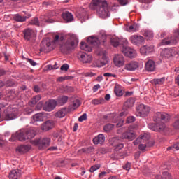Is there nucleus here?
<instances>
[{
	"instance_id": "0eeeda50",
	"label": "nucleus",
	"mask_w": 179,
	"mask_h": 179,
	"mask_svg": "<svg viewBox=\"0 0 179 179\" xmlns=\"http://www.w3.org/2000/svg\"><path fill=\"white\" fill-rule=\"evenodd\" d=\"M76 44H78L76 38H74L73 41H67L65 44L61 45L60 51H62L63 54H66V52H68V51H71Z\"/></svg>"
},
{
	"instance_id": "052dcab7",
	"label": "nucleus",
	"mask_w": 179,
	"mask_h": 179,
	"mask_svg": "<svg viewBox=\"0 0 179 179\" xmlns=\"http://www.w3.org/2000/svg\"><path fill=\"white\" fill-rule=\"evenodd\" d=\"M117 2H119L120 5L125 6L128 3V0H117Z\"/></svg>"
},
{
	"instance_id": "e2e57ef3",
	"label": "nucleus",
	"mask_w": 179,
	"mask_h": 179,
	"mask_svg": "<svg viewBox=\"0 0 179 179\" xmlns=\"http://www.w3.org/2000/svg\"><path fill=\"white\" fill-rule=\"evenodd\" d=\"M106 174H107V173H106V171L101 172L99 174V178H104V177H106Z\"/></svg>"
},
{
	"instance_id": "bb28decb",
	"label": "nucleus",
	"mask_w": 179,
	"mask_h": 179,
	"mask_svg": "<svg viewBox=\"0 0 179 179\" xmlns=\"http://www.w3.org/2000/svg\"><path fill=\"white\" fill-rule=\"evenodd\" d=\"M62 18L64 20H65V22H66V23H68L73 20V15L68 11H66L62 13Z\"/></svg>"
},
{
	"instance_id": "c756f323",
	"label": "nucleus",
	"mask_w": 179,
	"mask_h": 179,
	"mask_svg": "<svg viewBox=\"0 0 179 179\" xmlns=\"http://www.w3.org/2000/svg\"><path fill=\"white\" fill-rule=\"evenodd\" d=\"M32 119L34 122H37L38 121H44V114L41 113H36L33 116Z\"/></svg>"
},
{
	"instance_id": "dca6fc26",
	"label": "nucleus",
	"mask_w": 179,
	"mask_h": 179,
	"mask_svg": "<svg viewBox=\"0 0 179 179\" xmlns=\"http://www.w3.org/2000/svg\"><path fill=\"white\" fill-rule=\"evenodd\" d=\"M54 127H55V122L54 120H49L45 122L43 124H42L41 129H42V131H45V132H47V131L52 129Z\"/></svg>"
},
{
	"instance_id": "c03bdc74",
	"label": "nucleus",
	"mask_w": 179,
	"mask_h": 179,
	"mask_svg": "<svg viewBox=\"0 0 179 179\" xmlns=\"http://www.w3.org/2000/svg\"><path fill=\"white\" fill-rule=\"evenodd\" d=\"M93 150H94V148H93V147H89L87 148H83L81 150V152H83V153H92Z\"/></svg>"
},
{
	"instance_id": "9b49d317",
	"label": "nucleus",
	"mask_w": 179,
	"mask_h": 179,
	"mask_svg": "<svg viewBox=\"0 0 179 179\" xmlns=\"http://www.w3.org/2000/svg\"><path fill=\"white\" fill-rule=\"evenodd\" d=\"M129 40L131 44L137 45L138 47H139V45H143L145 43V38L139 35H132L130 36Z\"/></svg>"
},
{
	"instance_id": "603ef678",
	"label": "nucleus",
	"mask_w": 179,
	"mask_h": 179,
	"mask_svg": "<svg viewBox=\"0 0 179 179\" xmlns=\"http://www.w3.org/2000/svg\"><path fill=\"white\" fill-rule=\"evenodd\" d=\"M163 177L165 179H173L171 178V175L169 172H163Z\"/></svg>"
},
{
	"instance_id": "e433bc0d",
	"label": "nucleus",
	"mask_w": 179,
	"mask_h": 179,
	"mask_svg": "<svg viewBox=\"0 0 179 179\" xmlns=\"http://www.w3.org/2000/svg\"><path fill=\"white\" fill-rule=\"evenodd\" d=\"M110 43L113 47H118L120 45V38L116 36H113L110 38Z\"/></svg>"
},
{
	"instance_id": "f704fd0d",
	"label": "nucleus",
	"mask_w": 179,
	"mask_h": 179,
	"mask_svg": "<svg viewBox=\"0 0 179 179\" xmlns=\"http://www.w3.org/2000/svg\"><path fill=\"white\" fill-rule=\"evenodd\" d=\"M115 93L116 96L118 97L122 96L124 94V92H122V88L120 85L115 86Z\"/></svg>"
},
{
	"instance_id": "bf43d9fd",
	"label": "nucleus",
	"mask_w": 179,
	"mask_h": 179,
	"mask_svg": "<svg viewBox=\"0 0 179 179\" xmlns=\"http://www.w3.org/2000/svg\"><path fill=\"white\" fill-rule=\"evenodd\" d=\"M173 125L176 129H179V120H177L176 121H175Z\"/></svg>"
},
{
	"instance_id": "72a5a7b5",
	"label": "nucleus",
	"mask_w": 179,
	"mask_h": 179,
	"mask_svg": "<svg viewBox=\"0 0 179 179\" xmlns=\"http://www.w3.org/2000/svg\"><path fill=\"white\" fill-rule=\"evenodd\" d=\"M134 104H135V100H134L132 98H130L124 102V106L126 107V108H131V107H134Z\"/></svg>"
},
{
	"instance_id": "6ab92c4d",
	"label": "nucleus",
	"mask_w": 179,
	"mask_h": 179,
	"mask_svg": "<svg viewBox=\"0 0 179 179\" xmlns=\"http://www.w3.org/2000/svg\"><path fill=\"white\" fill-rule=\"evenodd\" d=\"M110 142H111L110 145L115 147V152H118L124 148L123 143H117V142H118V137H115L112 138Z\"/></svg>"
},
{
	"instance_id": "20e7f679",
	"label": "nucleus",
	"mask_w": 179,
	"mask_h": 179,
	"mask_svg": "<svg viewBox=\"0 0 179 179\" xmlns=\"http://www.w3.org/2000/svg\"><path fill=\"white\" fill-rule=\"evenodd\" d=\"M34 136H36V131H34V129H21L17 131L15 134H13L10 141L12 142L18 139V141L21 142H24V141H30L31 138H34Z\"/></svg>"
},
{
	"instance_id": "c85d7f7f",
	"label": "nucleus",
	"mask_w": 179,
	"mask_h": 179,
	"mask_svg": "<svg viewBox=\"0 0 179 179\" xmlns=\"http://www.w3.org/2000/svg\"><path fill=\"white\" fill-rule=\"evenodd\" d=\"M166 81V78L164 77L162 78H155L151 81L152 85H154V86H157L160 85H163L164 82Z\"/></svg>"
},
{
	"instance_id": "5701e85b",
	"label": "nucleus",
	"mask_w": 179,
	"mask_h": 179,
	"mask_svg": "<svg viewBox=\"0 0 179 179\" xmlns=\"http://www.w3.org/2000/svg\"><path fill=\"white\" fill-rule=\"evenodd\" d=\"M17 117V115L16 114V110H13L8 113H5L4 115V120L6 121H10V120H15Z\"/></svg>"
},
{
	"instance_id": "5fc2aeb1",
	"label": "nucleus",
	"mask_w": 179,
	"mask_h": 179,
	"mask_svg": "<svg viewBox=\"0 0 179 179\" xmlns=\"http://www.w3.org/2000/svg\"><path fill=\"white\" fill-rule=\"evenodd\" d=\"M123 169L124 170H127V171H129V170H131V163H126V164L123 166Z\"/></svg>"
},
{
	"instance_id": "f8f14e48",
	"label": "nucleus",
	"mask_w": 179,
	"mask_h": 179,
	"mask_svg": "<svg viewBox=\"0 0 179 179\" xmlns=\"http://www.w3.org/2000/svg\"><path fill=\"white\" fill-rule=\"evenodd\" d=\"M122 52L129 58H135L136 57V51L129 46H123Z\"/></svg>"
},
{
	"instance_id": "58836bf2",
	"label": "nucleus",
	"mask_w": 179,
	"mask_h": 179,
	"mask_svg": "<svg viewBox=\"0 0 179 179\" xmlns=\"http://www.w3.org/2000/svg\"><path fill=\"white\" fill-rule=\"evenodd\" d=\"M103 103L104 99L103 98L95 99L92 101V104H94V106H99V104H103Z\"/></svg>"
},
{
	"instance_id": "680f3d73",
	"label": "nucleus",
	"mask_w": 179,
	"mask_h": 179,
	"mask_svg": "<svg viewBox=\"0 0 179 179\" xmlns=\"http://www.w3.org/2000/svg\"><path fill=\"white\" fill-rule=\"evenodd\" d=\"M85 76H87V77L89 76L90 78H93V76H96V73H92V72L86 73Z\"/></svg>"
},
{
	"instance_id": "a211bd4d",
	"label": "nucleus",
	"mask_w": 179,
	"mask_h": 179,
	"mask_svg": "<svg viewBox=\"0 0 179 179\" xmlns=\"http://www.w3.org/2000/svg\"><path fill=\"white\" fill-rule=\"evenodd\" d=\"M139 68V63L137 62H130L124 65V69L126 71H136Z\"/></svg>"
},
{
	"instance_id": "de8ad7c7",
	"label": "nucleus",
	"mask_w": 179,
	"mask_h": 179,
	"mask_svg": "<svg viewBox=\"0 0 179 179\" xmlns=\"http://www.w3.org/2000/svg\"><path fill=\"white\" fill-rule=\"evenodd\" d=\"M41 45H45L48 48L51 45V43L48 39H43L41 42Z\"/></svg>"
},
{
	"instance_id": "393cba45",
	"label": "nucleus",
	"mask_w": 179,
	"mask_h": 179,
	"mask_svg": "<svg viewBox=\"0 0 179 179\" xmlns=\"http://www.w3.org/2000/svg\"><path fill=\"white\" fill-rule=\"evenodd\" d=\"M126 115H128L127 111L120 113V117H118L117 123L116 124V127L117 128H120L122 125H124V119L122 118V117H126Z\"/></svg>"
},
{
	"instance_id": "0e129e2a",
	"label": "nucleus",
	"mask_w": 179,
	"mask_h": 179,
	"mask_svg": "<svg viewBox=\"0 0 179 179\" xmlns=\"http://www.w3.org/2000/svg\"><path fill=\"white\" fill-rule=\"evenodd\" d=\"M139 2L142 3H150V2H153V0H139Z\"/></svg>"
},
{
	"instance_id": "2f4dec72",
	"label": "nucleus",
	"mask_w": 179,
	"mask_h": 179,
	"mask_svg": "<svg viewBox=\"0 0 179 179\" xmlns=\"http://www.w3.org/2000/svg\"><path fill=\"white\" fill-rule=\"evenodd\" d=\"M40 100H41V96L36 95L32 98V99L31 100V101L29 103V105L31 107H33L34 106H36V104H37V103H38V101H40Z\"/></svg>"
},
{
	"instance_id": "423d86ee",
	"label": "nucleus",
	"mask_w": 179,
	"mask_h": 179,
	"mask_svg": "<svg viewBox=\"0 0 179 179\" xmlns=\"http://www.w3.org/2000/svg\"><path fill=\"white\" fill-rule=\"evenodd\" d=\"M50 143L51 139L47 137L30 140V143H31V145H34V146H38V149H45V148H48Z\"/></svg>"
},
{
	"instance_id": "7ed1b4c3",
	"label": "nucleus",
	"mask_w": 179,
	"mask_h": 179,
	"mask_svg": "<svg viewBox=\"0 0 179 179\" xmlns=\"http://www.w3.org/2000/svg\"><path fill=\"white\" fill-rule=\"evenodd\" d=\"M106 40L107 36L106 35H101L99 38L91 36L87 38V43L85 42L80 43V48L83 51L92 52V47H99L101 43H106Z\"/></svg>"
},
{
	"instance_id": "ddd939ff",
	"label": "nucleus",
	"mask_w": 179,
	"mask_h": 179,
	"mask_svg": "<svg viewBox=\"0 0 179 179\" xmlns=\"http://www.w3.org/2000/svg\"><path fill=\"white\" fill-rule=\"evenodd\" d=\"M113 63L115 64V66L121 68V66H123L124 64H125L124 56L120 54L115 55L113 57Z\"/></svg>"
},
{
	"instance_id": "a878e982",
	"label": "nucleus",
	"mask_w": 179,
	"mask_h": 179,
	"mask_svg": "<svg viewBox=\"0 0 179 179\" xmlns=\"http://www.w3.org/2000/svg\"><path fill=\"white\" fill-rule=\"evenodd\" d=\"M66 113H68V109L63 108L55 113V117H56V118H64V117L66 115Z\"/></svg>"
},
{
	"instance_id": "8fccbe9b",
	"label": "nucleus",
	"mask_w": 179,
	"mask_h": 179,
	"mask_svg": "<svg viewBox=\"0 0 179 179\" xmlns=\"http://www.w3.org/2000/svg\"><path fill=\"white\" fill-rule=\"evenodd\" d=\"M87 115H86V113H84L83 115H81L79 118H78V121L80 122H83V121H85V120H87Z\"/></svg>"
},
{
	"instance_id": "774afa93",
	"label": "nucleus",
	"mask_w": 179,
	"mask_h": 179,
	"mask_svg": "<svg viewBox=\"0 0 179 179\" xmlns=\"http://www.w3.org/2000/svg\"><path fill=\"white\" fill-rule=\"evenodd\" d=\"M175 83H176V85H178V86H179V75L175 79Z\"/></svg>"
},
{
	"instance_id": "f257e3e1",
	"label": "nucleus",
	"mask_w": 179,
	"mask_h": 179,
	"mask_svg": "<svg viewBox=\"0 0 179 179\" xmlns=\"http://www.w3.org/2000/svg\"><path fill=\"white\" fill-rule=\"evenodd\" d=\"M153 120L155 123L148 124L149 129L155 131V132H163L164 134L169 131V128L162 121H164V122L170 121V115L164 112H157L154 115Z\"/></svg>"
},
{
	"instance_id": "49530a36",
	"label": "nucleus",
	"mask_w": 179,
	"mask_h": 179,
	"mask_svg": "<svg viewBox=\"0 0 179 179\" xmlns=\"http://www.w3.org/2000/svg\"><path fill=\"white\" fill-rule=\"evenodd\" d=\"M99 168L100 164L94 165L91 166V168L90 169V173H94V171H96V170H99Z\"/></svg>"
},
{
	"instance_id": "4be33fe9",
	"label": "nucleus",
	"mask_w": 179,
	"mask_h": 179,
	"mask_svg": "<svg viewBox=\"0 0 179 179\" xmlns=\"http://www.w3.org/2000/svg\"><path fill=\"white\" fill-rule=\"evenodd\" d=\"M20 176H22V171L20 169H14L10 171L9 173L10 179H18L20 178Z\"/></svg>"
},
{
	"instance_id": "3c124183",
	"label": "nucleus",
	"mask_w": 179,
	"mask_h": 179,
	"mask_svg": "<svg viewBox=\"0 0 179 179\" xmlns=\"http://www.w3.org/2000/svg\"><path fill=\"white\" fill-rule=\"evenodd\" d=\"M134 121H135V117L134 116H130L127 119V124H131V122H134Z\"/></svg>"
},
{
	"instance_id": "864d4df0",
	"label": "nucleus",
	"mask_w": 179,
	"mask_h": 179,
	"mask_svg": "<svg viewBox=\"0 0 179 179\" xmlns=\"http://www.w3.org/2000/svg\"><path fill=\"white\" fill-rule=\"evenodd\" d=\"M60 69L61 71H65L66 72V71L69 69V65H68L67 64H64L61 66Z\"/></svg>"
},
{
	"instance_id": "4468645a",
	"label": "nucleus",
	"mask_w": 179,
	"mask_h": 179,
	"mask_svg": "<svg viewBox=\"0 0 179 179\" xmlns=\"http://www.w3.org/2000/svg\"><path fill=\"white\" fill-rule=\"evenodd\" d=\"M136 135L135 131L131 129H128L120 136V139H127V141H134Z\"/></svg>"
},
{
	"instance_id": "9d476101",
	"label": "nucleus",
	"mask_w": 179,
	"mask_h": 179,
	"mask_svg": "<svg viewBox=\"0 0 179 179\" xmlns=\"http://www.w3.org/2000/svg\"><path fill=\"white\" fill-rule=\"evenodd\" d=\"M54 23V20L52 19H47L44 17V16L41 17V22L38 20V18L35 17L31 22V24H34V26H43V23Z\"/></svg>"
},
{
	"instance_id": "2eb2a0df",
	"label": "nucleus",
	"mask_w": 179,
	"mask_h": 179,
	"mask_svg": "<svg viewBox=\"0 0 179 179\" xmlns=\"http://www.w3.org/2000/svg\"><path fill=\"white\" fill-rule=\"evenodd\" d=\"M57 106V101L52 99L49 100L45 102V105L43 106V110L44 111H52L54 108Z\"/></svg>"
},
{
	"instance_id": "a19ab883",
	"label": "nucleus",
	"mask_w": 179,
	"mask_h": 179,
	"mask_svg": "<svg viewBox=\"0 0 179 179\" xmlns=\"http://www.w3.org/2000/svg\"><path fill=\"white\" fill-rule=\"evenodd\" d=\"M144 36L146 37L147 40H152V38H153V31H146Z\"/></svg>"
},
{
	"instance_id": "ea45409f",
	"label": "nucleus",
	"mask_w": 179,
	"mask_h": 179,
	"mask_svg": "<svg viewBox=\"0 0 179 179\" xmlns=\"http://www.w3.org/2000/svg\"><path fill=\"white\" fill-rule=\"evenodd\" d=\"M68 101V96H60L58 99V103L60 104V106H63V104L66 103Z\"/></svg>"
},
{
	"instance_id": "338daca9",
	"label": "nucleus",
	"mask_w": 179,
	"mask_h": 179,
	"mask_svg": "<svg viewBox=\"0 0 179 179\" xmlns=\"http://www.w3.org/2000/svg\"><path fill=\"white\" fill-rule=\"evenodd\" d=\"M65 80V77H59L57 79V82H64Z\"/></svg>"
},
{
	"instance_id": "13d9d810",
	"label": "nucleus",
	"mask_w": 179,
	"mask_h": 179,
	"mask_svg": "<svg viewBox=\"0 0 179 179\" xmlns=\"http://www.w3.org/2000/svg\"><path fill=\"white\" fill-rule=\"evenodd\" d=\"M145 144L147 145V148H152V146L155 145V142H153V141H150L148 142H145Z\"/></svg>"
},
{
	"instance_id": "39448f33",
	"label": "nucleus",
	"mask_w": 179,
	"mask_h": 179,
	"mask_svg": "<svg viewBox=\"0 0 179 179\" xmlns=\"http://www.w3.org/2000/svg\"><path fill=\"white\" fill-rule=\"evenodd\" d=\"M150 139V134H144L141 135L140 137L137 138L136 140L134 141V145H139L138 149L142 152H145V150H148V145H146V142Z\"/></svg>"
},
{
	"instance_id": "37998d69",
	"label": "nucleus",
	"mask_w": 179,
	"mask_h": 179,
	"mask_svg": "<svg viewBox=\"0 0 179 179\" xmlns=\"http://www.w3.org/2000/svg\"><path fill=\"white\" fill-rule=\"evenodd\" d=\"M174 149L175 150H179V142L173 144V146L168 147L167 148L168 150H174Z\"/></svg>"
},
{
	"instance_id": "f03ea898",
	"label": "nucleus",
	"mask_w": 179,
	"mask_h": 179,
	"mask_svg": "<svg viewBox=\"0 0 179 179\" xmlns=\"http://www.w3.org/2000/svg\"><path fill=\"white\" fill-rule=\"evenodd\" d=\"M91 9L96 12V15L101 19H107L110 17V7L107 1L103 0H93Z\"/></svg>"
},
{
	"instance_id": "4c0bfd02",
	"label": "nucleus",
	"mask_w": 179,
	"mask_h": 179,
	"mask_svg": "<svg viewBox=\"0 0 179 179\" xmlns=\"http://www.w3.org/2000/svg\"><path fill=\"white\" fill-rule=\"evenodd\" d=\"M114 129V124H106L103 126V131L105 132H111Z\"/></svg>"
},
{
	"instance_id": "b1692460",
	"label": "nucleus",
	"mask_w": 179,
	"mask_h": 179,
	"mask_svg": "<svg viewBox=\"0 0 179 179\" xmlns=\"http://www.w3.org/2000/svg\"><path fill=\"white\" fill-rule=\"evenodd\" d=\"M105 141L106 136H104V134H99L93 139V143L94 145H99V143L103 145Z\"/></svg>"
},
{
	"instance_id": "412c9836",
	"label": "nucleus",
	"mask_w": 179,
	"mask_h": 179,
	"mask_svg": "<svg viewBox=\"0 0 179 179\" xmlns=\"http://www.w3.org/2000/svg\"><path fill=\"white\" fill-rule=\"evenodd\" d=\"M176 52L173 49L167 48L164 49L161 52V55L165 58H170V57H173Z\"/></svg>"
},
{
	"instance_id": "6e6d98bb",
	"label": "nucleus",
	"mask_w": 179,
	"mask_h": 179,
	"mask_svg": "<svg viewBox=\"0 0 179 179\" xmlns=\"http://www.w3.org/2000/svg\"><path fill=\"white\" fill-rule=\"evenodd\" d=\"M140 52L141 54H148L146 46H143L140 49Z\"/></svg>"
},
{
	"instance_id": "1a4fd4ad",
	"label": "nucleus",
	"mask_w": 179,
	"mask_h": 179,
	"mask_svg": "<svg viewBox=\"0 0 179 179\" xmlns=\"http://www.w3.org/2000/svg\"><path fill=\"white\" fill-rule=\"evenodd\" d=\"M150 111V108L146 105L141 104L137 107L136 115L137 117H146Z\"/></svg>"
},
{
	"instance_id": "aec40b11",
	"label": "nucleus",
	"mask_w": 179,
	"mask_h": 179,
	"mask_svg": "<svg viewBox=\"0 0 179 179\" xmlns=\"http://www.w3.org/2000/svg\"><path fill=\"white\" fill-rule=\"evenodd\" d=\"M145 70L148 72H153L155 69H156V64L155 63V61L152 59H149L146 62L145 65Z\"/></svg>"
},
{
	"instance_id": "6e6552de",
	"label": "nucleus",
	"mask_w": 179,
	"mask_h": 179,
	"mask_svg": "<svg viewBox=\"0 0 179 179\" xmlns=\"http://www.w3.org/2000/svg\"><path fill=\"white\" fill-rule=\"evenodd\" d=\"M174 36L162 40V45H175V44H177V38H179V29L175 32Z\"/></svg>"
},
{
	"instance_id": "69168bd1",
	"label": "nucleus",
	"mask_w": 179,
	"mask_h": 179,
	"mask_svg": "<svg viewBox=\"0 0 179 179\" xmlns=\"http://www.w3.org/2000/svg\"><path fill=\"white\" fill-rule=\"evenodd\" d=\"M34 90L36 92L38 93V92H40V87H38V85H35L34 87Z\"/></svg>"
},
{
	"instance_id": "7c9ffc66",
	"label": "nucleus",
	"mask_w": 179,
	"mask_h": 179,
	"mask_svg": "<svg viewBox=\"0 0 179 179\" xmlns=\"http://www.w3.org/2000/svg\"><path fill=\"white\" fill-rule=\"evenodd\" d=\"M80 106V101L79 99H76L73 101L72 106L69 107L70 111H73V110H76Z\"/></svg>"
},
{
	"instance_id": "cd10ccee",
	"label": "nucleus",
	"mask_w": 179,
	"mask_h": 179,
	"mask_svg": "<svg viewBox=\"0 0 179 179\" xmlns=\"http://www.w3.org/2000/svg\"><path fill=\"white\" fill-rule=\"evenodd\" d=\"M30 149H31L30 145H20L17 148L16 150L19 152V153H27Z\"/></svg>"
},
{
	"instance_id": "79ce46f5",
	"label": "nucleus",
	"mask_w": 179,
	"mask_h": 179,
	"mask_svg": "<svg viewBox=\"0 0 179 179\" xmlns=\"http://www.w3.org/2000/svg\"><path fill=\"white\" fill-rule=\"evenodd\" d=\"M103 61L100 62V64L98 65L99 68H101V66H104V65H107V63L108 62V60H107V58L105 55L103 56Z\"/></svg>"
},
{
	"instance_id": "c9c22d12",
	"label": "nucleus",
	"mask_w": 179,
	"mask_h": 179,
	"mask_svg": "<svg viewBox=\"0 0 179 179\" xmlns=\"http://www.w3.org/2000/svg\"><path fill=\"white\" fill-rule=\"evenodd\" d=\"M13 19L15 22H21L22 23L23 22H26L27 17H22L20 15L16 14L14 15Z\"/></svg>"
},
{
	"instance_id": "473e14b6",
	"label": "nucleus",
	"mask_w": 179,
	"mask_h": 179,
	"mask_svg": "<svg viewBox=\"0 0 179 179\" xmlns=\"http://www.w3.org/2000/svg\"><path fill=\"white\" fill-rule=\"evenodd\" d=\"M33 35V30L30 29H27L24 31V37L25 40H30L31 36Z\"/></svg>"
},
{
	"instance_id": "4d7b16f0",
	"label": "nucleus",
	"mask_w": 179,
	"mask_h": 179,
	"mask_svg": "<svg viewBox=\"0 0 179 179\" xmlns=\"http://www.w3.org/2000/svg\"><path fill=\"white\" fill-rule=\"evenodd\" d=\"M27 62H29L32 65V66H36L37 65V63L34 62V60L31 59H27Z\"/></svg>"
},
{
	"instance_id": "f3484780",
	"label": "nucleus",
	"mask_w": 179,
	"mask_h": 179,
	"mask_svg": "<svg viewBox=\"0 0 179 179\" xmlns=\"http://www.w3.org/2000/svg\"><path fill=\"white\" fill-rule=\"evenodd\" d=\"M78 57L83 64H87L92 61V55H87L83 52H78Z\"/></svg>"
},
{
	"instance_id": "a18cd8bd",
	"label": "nucleus",
	"mask_w": 179,
	"mask_h": 179,
	"mask_svg": "<svg viewBox=\"0 0 179 179\" xmlns=\"http://www.w3.org/2000/svg\"><path fill=\"white\" fill-rule=\"evenodd\" d=\"M138 30V27H136V24L130 25L127 29V31L131 32H135Z\"/></svg>"
},
{
	"instance_id": "09e8293b",
	"label": "nucleus",
	"mask_w": 179,
	"mask_h": 179,
	"mask_svg": "<svg viewBox=\"0 0 179 179\" xmlns=\"http://www.w3.org/2000/svg\"><path fill=\"white\" fill-rule=\"evenodd\" d=\"M146 49H147V54H149L150 52H153L155 50V46L152 45L150 46H146Z\"/></svg>"
}]
</instances>
